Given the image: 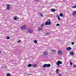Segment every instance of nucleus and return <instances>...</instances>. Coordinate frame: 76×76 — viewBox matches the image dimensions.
Returning a JSON list of instances; mask_svg holds the SVG:
<instances>
[{"label": "nucleus", "instance_id": "f257e3e1", "mask_svg": "<svg viewBox=\"0 0 76 76\" xmlns=\"http://www.w3.org/2000/svg\"><path fill=\"white\" fill-rule=\"evenodd\" d=\"M60 64H62V62L60 61H58L56 62V65L57 67H60Z\"/></svg>", "mask_w": 76, "mask_h": 76}, {"label": "nucleus", "instance_id": "f03ea898", "mask_svg": "<svg viewBox=\"0 0 76 76\" xmlns=\"http://www.w3.org/2000/svg\"><path fill=\"white\" fill-rule=\"evenodd\" d=\"M51 23L50 20L49 21V22H46L45 23V25H51Z\"/></svg>", "mask_w": 76, "mask_h": 76}, {"label": "nucleus", "instance_id": "7ed1b4c3", "mask_svg": "<svg viewBox=\"0 0 76 76\" xmlns=\"http://www.w3.org/2000/svg\"><path fill=\"white\" fill-rule=\"evenodd\" d=\"M27 28V26H26L25 25L23 26H22L21 27V29L22 30H25V29H26Z\"/></svg>", "mask_w": 76, "mask_h": 76}, {"label": "nucleus", "instance_id": "20e7f679", "mask_svg": "<svg viewBox=\"0 0 76 76\" xmlns=\"http://www.w3.org/2000/svg\"><path fill=\"white\" fill-rule=\"evenodd\" d=\"M27 32L28 33H30V34H32V33L33 32V31H32V30L30 28H28L27 29Z\"/></svg>", "mask_w": 76, "mask_h": 76}, {"label": "nucleus", "instance_id": "39448f33", "mask_svg": "<svg viewBox=\"0 0 76 76\" xmlns=\"http://www.w3.org/2000/svg\"><path fill=\"white\" fill-rule=\"evenodd\" d=\"M32 67H37V64H36L35 63H33L32 64Z\"/></svg>", "mask_w": 76, "mask_h": 76}, {"label": "nucleus", "instance_id": "423d86ee", "mask_svg": "<svg viewBox=\"0 0 76 76\" xmlns=\"http://www.w3.org/2000/svg\"><path fill=\"white\" fill-rule=\"evenodd\" d=\"M6 6H7V7L6 8L7 10H9L10 8V5L9 4H7L6 5Z\"/></svg>", "mask_w": 76, "mask_h": 76}, {"label": "nucleus", "instance_id": "0eeeda50", "mask_svg": "<svg viewBox=\"0 0 76 76\" xmlns=\"http://www.w3.org/2000/svg\"><path fill=\"white\" fill-rule=\"evenodd\" d=\"M58 54H59L60 55H61V54H62V51H61V50H59L58 51Z\"/></svg>", "mask_w": 76, "mask_h": 76}, {"label": "nucleus", "instance_id": "6e6552de", "mask_svg": "<svg viewBox=\"0 0 76 76\" xmlns=\"http://www.w3.org/2000/svg\"><path fill=\"white\" fill-rule=\"evenodd\" d=\"M66 49L68 51H70L72 50V48L70 47H68L66 48Z\"/></svg>", "mask_w": 76, "mask_h": 76}, {"label": "nucleus", "instance_id": "1a4fd4ad", "mask_svg": "<svg viewBox=\"0 0 76 76\" xmlns=\"http://www.w3.org/2000/svg\"><path fill=\"white\" fill-rule=\"evenodd\" d=\"M43 30V28L42 27H40L38 29V31H42Z\"/></svg>", "mask_w": 76, "mask_h": 76}, {"label": "nucleus", "instance_id": "9d476101", "mask_svg": "<svg viewBox=\"0 0 76 76\" xmlns=\"http://www.w3.org/2000/svg\"><path fill=\"white\" fill-rule=\"evenodd\" d=\"M51 11L52 12H55L56 11V9H51Z\"/></svg>", "mask_w": 76, "mask_h": 76}, {"label": "nucleus", "instance_id": "9b49d317", "mask_svg": "<svg viewBox=\"0 0 76 76\" xmlns=\"http://www.w3.org/2000/svg\"><path fill=\"white\" fill-rule=\"evenodd\" d=\"M51 66V64H46V67H50Z\"/></svg>", "mask_w": 76, "mask_h": 76}, {"label": "nucleus", "instance_id": "f8f14e48", "mask_svg": "<svg viewBox=\"0 0 76 76\" xmlns=\"http://www.w3.org/2000/svg\"><path fill=\"white\" fill-rule=\"evenodd\" d=\"M70 54H71V55H72V56H74V53L73 52H70Z\"/></svg>", "mask_w": 76, "mask_h": 76}, {"label": "nucleus", "instance_id": "ddd939ff", "mask_svg": "<svg viewBox=\"0 0 76 76\" xmlns=\"http://www.w3.org/2000/svg\"><path fill=\"white\" fill-rule=\"evenodd\" d=\"M47 67V65L46 64H44L42 66L43 68H46Z\"/></svg>", "mask_w": 76, "mask_h": 76}, {"label": "nucleus", "instance_id": "4468645a", "mask_svg": "<svg viewBox=\"0 0 76 76\" xmlns=\"http://www.w3.org/2000/svg\"><path fill=\"white\" fill-rule=\"evenodd\" d=\"M27 66L29 67H31L32 66V64H30L28 65Z\"/></svg>", "mask_w": 76, "mask_h": 76}, {"label": "nucleus", "instance_id": "2eb2a0df", "mask_svg": "<svg viewBox=\"0 0 76 76\" xmlns=\"http://www.w3.org/2000/svg\"><path fill=\"white\" fill-rule=\"evenodd\" d=\"M73 15H76V11H74L72 13Z\"/></svg>", "mask_w": 76, "mask_h": 76}, {"label": "nucleus", "instance_id": "dca6fc26", "mask_svg": "<svg viewBox=\"0 0 76 76\" xmlns=\"http://www.w3.org/2000/svg\"><path fill=\"white\" fill-rule=\"evenodd\" d=\"M39 15H40V16H41V17H42V18L44 17V16L43 15H42V14L41 13H39Z\"/></svg>", "mask_w": 76, "mask_h": 76}, {"label": "nucleus", "instance_id": "f3484780", "mask_svg": "<svg viewBox=\"0 0 76 76\" xmlns=\"http://www.w3.org/2000/svg\"><path fill=\"white\" fill-rule=\"evenodd\" d=\"M17 19H18V18H17V16H15L14 17V20H17Z\"/></svg>", "mask_w": 76, "mask_h": 76}, {"label": "nucleus", "instance_id": "a211bd4d", "mask_svg": "<svg viewBox=\"0 0 76 76\" xmlns=\"http://www.w3.org/2000/svg\"><path fill=\"white\" fill-rule=\"evenodd\" d=\"M6 76H11L10 74L8 73L7 75Z\"/></svg>", "mask_w": 76, "mask_h": 76}, {"label": "nucleus", "instance_id": "6ab92c4d", "mask_svg": "<svg viewBox=\"0 0 76 76\" xmlns=\"http://www.w3.org/2000/svg\"><path fill=\"white\" fill-rule=\"evenodd\" d=\"M56 73L57 74H58V69H57L56 70Z\"/></svg>", "mask_w": 76, "mask_h": 76}, {"label": "nucleus", "instance_id": "aec40b11", "mask_svg": "<svg viewBox=\"0 0 76 76\" xmlns=\"http://www.w3.org/2000/svg\"><path fill=\"white\" fill-rule=\"evenodd\" d=\"M63 13H61L60 14V16H61V17H62V16H63Z\"/></svg>", "mask_w": 76, "mask_h": 76}, {"label": "nucleus", "instance_id": "412c9836", "mask_svg": "<svg viewBox=\"0 0 76 76\" xmlns=\"http://www.w3.org/2000/svg\"><path fill=\"white\" fill-rule=\"evenodd\" d=\"M43 54H44V55H45V56H47V53H44Z\"/></svg>", "mask_w": 76, "mask_h": 76}, {"label": "nucleus", "instance_id": "4be33fe9", "mask_svg": "<svg viewBox=\"0 0 76 76\" xmlns=\"http://www.w3.org/2000/svg\"><path fill=\"white\" fill-rule=\"evenodd\" d=\"M34 42L35 44H37V41L36 40H34Z\"/></svg>", "mask_w": 76, "mask_h": 76}, {"label": "nucleus", "instance_id": "5701e85b", "mask_svg": "<svg viewBox=\"0 0 76 76\" xmlns=\"http://www.w3.org/2000/svg\"><path fill=\"white\" fill-rule=\"evenodd\" d=\"M76 8V5H75L72 7V8H73V9H75V8Z\"/></svg>", "mask_w": 76, "mask_h": 76}, {"label": "nucleus", "instance_id": "b1692460", "mask_svg": "<svg viewBox=\"0 0 76 76\" xmlns=\"http://www.w3.org/2000/svg\"><path fill=\"white\" fill-rule=\"evenodd\" d=\"M10 39V37H7V39Z\"/></svg>", "mask_w": 76, "mask_h": 76}, {"label": "nucleus", "instance_id": "393cba45", "mask_svg": "<svg viewBox=\"0 0 76 76\" xmlns=\"http://www.w3.org/2000/svg\"><path fill=\"white\" fill-rule=\"evenodd\" d=\"M44 23H43V24L41 25V27H42V26H44Z\"/></svg>", "mask_w": 76, "mask_h": 76}, {"label": "nucleus", "instance_id": "a878e982", "mask_svg": "<svg viewBox=\"0 0 76 76\" xmlns=\"http://www.w3.org/2000/svg\"><path fill=\"white\" fill-rule=\"evenodd\" d=\"M75 44V43L74 42H72L71 43V44L72 45H74V44Z\"/></svg>", "mask_w": 76, "mask_h": 76}, {"label": "nucleus", "instance_id": "bb28decb", "mask_svg": "<svg viewBox=\"0 0 76 76\" xmlns=\"http://www.w3.org/2000/svg\"><path fill=\"white\" fill-rule=\"evenodd\" d=\"M58 20H60V18L59 17H58Z\"/></svg>", "mask_w": 76, "mask_h": 76}, {"label": "nucleus", "instance_id": "cd10ccee", "mask_svg": "<svg viewBox=\"0 0 76 76\" xmlns=\"http://www.w3.org/2000/svg\"><path fill=\"white\" fill-rule=\"evenodd\" d=\"M56 26H60V24L58 23L56 24Z\"/></svg>", "mask_w": 76, "mask_h": 76}, {"label": "nucleus", "instance_id": "c85d7f7f", "mask_svg": "<svg viewBox=\"0 0 76 76\" xmlns=\"http://www.w3.org/2000/svg\"><path fill=\"white\" fill-rule=\"evenodd\" d=\"M21 42V40H19L18 41V43H19V42Z\"/></svg>", "mask_w": 76, "mask_h": 76}, {"label": "nucleus", "instance_id": "c756f323", "mask_svg": "<svg viewBox=\"0 0 76 76\" xmlns=\"http://www.w3.org/2000/svg\"><path fill=\"white\" fill-rule=\"evenodd\" d=\"M73 67H74V68H76V65H74Z\"/></svg>", "mask_w": 76, "mask_h": 76}, {"label": "nucleus", "instance_id": "7c9ffc66", "mask_svg": "<svg viewBox=\"0 0 76 76\" xmlns=\"http://www.w3.org/2000/svg\"><path fill=\"white\" fill-rule=\"evenodd\" d=\"M70 64L71 66H72V63L71 62H70Z\"/></svg>", "mask_w": 76, "mask_h": 76}, {"label": "nucleus", "instance_id": "2f4dec72", "mask_svg": "<svg viewBox=\"0 0 76 76\" xmlns=\"http://www.w3.org/2000/svg\"><path fill=\"white\" fill-rule=\"evenodd\" d=\"M52 51L53 52H54V53H55V51L54 50H52Z\"/></svg>", "mask_w": 76, "mask_h": 76}, {"label": "nucleus", "instance_id": "473e14b6", "mask_svg": "<svg viewBox=\"0 0 76 76\" xmlns=\"http://www.w3.org/2000/svg\"><path fill=\"white\" fill-rule=\"evenodd\" d=\"M46 34L47 35H49V33H46Z\"/></svg>", "mask_w": 76, "mask_h": 76}, {"label": "nucleus", "instance_id": "72a5a7b5", "mask_svg": "<svg viewBox=\"0 0 76 76\" xmlns=\"http://www.w3.org/2000/svg\"><path fill=\"white\" fill-rule=\"evenodd\" d=\"M58 76H61V74H58Z\"/></svg>", "mask_w": 76, "mask_h": 76}, {"label": "nucleus", "instance_id": "f704fd0d", "mask_svg": "<svg viewBox=\"0 0 76 76\" xmlns=\"http://www.w3.org/2000/svg\"><path fill=\"white\" fill-rule=\"evenodd\" d=\"M57 16L58 18L59 17V16H58V15H57Z\"/></svg>", "mask_w": 76, "mask_h": 76}, {"label": "nucleus", "instance_id": "c9c22d12", "mask_svg": "<svg viewBox=\"0 0 76 76\" xmlns=\"http://www.w3.org/2000/svg\"><path fill=\"white\" fill-rule=\"evenodd\" d=\"M1 51H0V54H1Z\"/></svg>", "mask_w": 76, "mask_h": 76}, {"label": "nucleus", "instance_id": "e433bc0d", "mask_svg": "<svg viewBox=\"0 0 76 76\" xmlns=\"http://www.w3.org/2000/svg\"><path fill=\"white\" fill-rule=\"evenodd\" d=\"M64 15H63L62 17H64Z\"/></svg>", "mask_w": 76, "mask_h": 76}, {"label": "nucleus", "instance_id": "4c0bfd02", "mask_svg": "<svg viewBox=\"0 0 76 76\" xmlns=\"http://www.w3.org/2000/svg\"><path fill=\"white\" fill-rule=\"evenodd\" d=\"M6 67H7V66H5V68H6Z\"/></svg>", "mask_w": 76, "mask_h": 76}, {"label": "nucleus", "instance_id": "58836bf2", "mask_svg": "<svg viewBox=\"0 0 76 76\" xmlns=\"http://www.w3.org/2000/svg\"><path fill=\"white\" fill-rule=\"evenodd\" d=\"M29 75H31V74H29Z\"/></svg>", "mask_w": 76, "mask_h": 76}, {"label": "nucleus", "instance_id": "ea45409f", "mask_svg": "<svg viewBox=\"0 0 76 76\" xmlns=\"http://www.w3.org/2000/svg\"><path fill=\"white\" fill-rule=\"evenodd\" d=\"M36 0L37 1H38V0Z\"/></svg>", "mask_w": 76, "mask_h": 76}]
</instances>
